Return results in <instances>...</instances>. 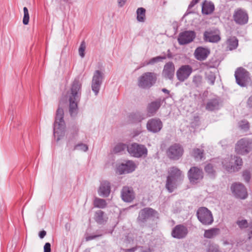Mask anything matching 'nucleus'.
I'll use <instances>...</instances> for the list:
<instances>
[{"instance_id": "obj_4", "label": "nucleus", "mask_w": 252, "mask_h": 252, "mask_svg": "<svg viewBox=\"0 0 252 252\" xmlns=\"http://www.w3.org/2000/svg\"><path fill=\"white\" fill-rule=\"evenodd\" d=\"M236 83L241 87L248 86L252 87V77L245 69L242 67L238 68L235 72Z\"/></svg>"}, {"instance_id": "obj_26", "label": "nucleus", "mask_w": 252, "mask_h": 252, "mask_svg": "<svg viewBox=\"0 0 252 252\" xmlns=\"http://www.w3.org/2000/svg\"><path fill=\"white\" fill-rule=\"evenodd\" d=\"M111 191L110 182L107 181H102L98 190V194L102 197H106L109 196Z\"/></svg>"}, {"instance_id": "obj_16", "label": "nucleus", "mask_w": 252, "mask_h": 252, "mask_svg": "<svg viewBox=\"0 0 252 252\" xmlns=\"http://www.w3.org/2000/svg\"><path fill=\"white\" fill-rule=\"evenodd\" d=\"M233 19L236 24L242 25L248 23L249 17L245 10L238 9L234 13Z\"/></svg>"}, {"instance_id": "obj_17", "label": "nucleus", "mask_w": 252, "mask_h": 252, "mask_svg": "<svg viewBox=\"0 0 252 252\" xmlns=\"http://www.w3.org/2000/svg\"><path fill=\"white\" fill-rule=\"evenodd\" d=\"M188 177L191 183H196L203 177L201 169L197 167H192L188 172Z\"/></svg>"}, {"instance_id": "obj_10", "label": "nucleus", "mask_w": 252, "mask_h": 252, "mask_svg": "<svg viewBox=\"0 0 252 252\" xmlns=\"http://www.w3.org/2000/svg\"><path fill=\"white\" fill-rule=\"evenodd\" d=\"M104 78V74L103 72L98 70L94 72L91 83V88L95 95L98 94Z\"/></svg>"}, {"instance_id": "obj_57", "label": "nucleus", "mask_w": 252, "mask_h": 252, "mask_svg": "<svg viewBox=\"0 0 252 252\" xmlns=\"http://www.w3.org/2000/svg\"><path fill=\"white\" fill-rule=\"evenodd\" d=\"M249 239H250L251 237H252V230H251V231L250 232V233L249 234Z\"/></svg>"}, {"instance_id": "obj_52", "label": "nucleus", "mask_w": 252, "mask_h": 252, "mask_svg": "<svg viewBox=\"0 0 252 252\" xmlns=\"http://www.w3.org/2000/svg\"><path fill=\"white\" fill-rule=\"evenodd\" d=\"M248 105L250 108H252V96H250L248 100Z\"/></svg>"}, {"instance_id": "obj_38", "label": "nucleus", "mask_w": 252, "mask_h": 252, "mask_svg": "<svg viewBox=\"0 0 252 252\" xmlns=\"http://www.w3.org/2000/svg\"><path fill=\"white\" fill-rule=\"evenodd\" d=\"M206 172L211 177H214L215 176L216 171L214 169V166L212 163L207 164L204 168Z\"/></svg>"}, {"instance_id": "obj_2", "label": "nucleus", "mask_w": 252, "mask_h": 252, "mask_svg": "<svg viewBox=\"0 0 252 252\" xmlns=\"http://www.w3.org/2000/svg\"><path fill=\"white\" fill-rule=\"evenodd\" d=\"M167 173L165 187L170 192H172L183 180L184 175L182 171L176 166L169 167Z\"/></svg>"}, {"instance_id": "obj_44", "label": "nucleus", "mask_w": 252, "mask_h": 252, "mask_svg": "<svg viewBox=\"0 0 252 252\" xmlns=\"http://www.w3.org/2000/svg\"><path fill=\"white\" fill-rule=\"evenodd\" d=\"M202 78L200 75L194 76L193 78L192 82L196 87H199L202 83Z\"/></svg>"}, {"instance_id": "obj_6", "label": "nucleus", "mask_w": 252, "mask_h": 252, "mask_svg": "<svg viewBox=\"0 0 252 252\" xmlns=\"http://www.w3.org/2000/svg\"><path fill=\"white\" fill-rule=\"evenodd\" d=\"M242 160L240 157L231 156L222 161L223 167L228 172L237 171L242 165Z\"/></svg>"}, {"instance_id": "obj_37", "label": "nucleus", "mask_w": 252, "mask_h": 252, "mask_svg": "<svg viewBox=\"0 0 252 252\" xmlns=\"http://www.w3.org/2000/svg\"><path fill=\"white\" fill-rule=\"evenodd\" d=\"M94 204L95 207L99 208H104L107 205L106 201L104 199L97 197L94 199Z\"/></svg>"}, {"instance_id": "obj_18", "label": "nucleus", "mask_w": 252, "mask_h": 252, "mask_svg": "<svg viewBox=\"0 0 252 252\" xmlns=\"http://www.w3.org/2000/svg\"><path fill=\"white\" fill-rule=\"evenodd\" d=\"M188 233L187 227L182 224H179L175 226L172 229L171 235L173 238L181 239L185 238Z\"/></svg>"}, {"instance_id": "obj_25", "label": "nucleus", "mask_w": 252, "mask_h": 252, "mask_svg": "<svg viewBox=\"0 0 252 252\" xmlns=\"http://www.w3.org/2000/svg\"><path fill=\"white\" fill-rule=\"evenodd\" d=\"M222 106L220 99L219 98H214L209 99L206 103V109L209 111L219 110Z\"/></svg>"}, {"instance_id": "obj_30", "label": "nucleus", "mask_w": 252, "mask_h": 252, "mask_svg": "<svg viewBox=\"0 0 252 252\" xmlns=\"http://www.w3.org/2000/svg\"><path fill=\"white\" fill-rule=\"evenodd\" d=\"M220 233V230L218 228H212L208 230H205L204 236L205 238L208 239H212L218 235Z\"/></svg>"}, {"instance_id": "obj_9", "label": "nucleus", "mask_w": 252, "mask_h": 252, "mask_svg": "<svg viewBox=\"0 0 252 252\" xmlns=\"http://www.w3.org/2000/svg\"><path fill=\"white\" fill-rule=\"evenodd\" d=\"M127 152L131 156L136 158L145 157L147 155V149L146 147L136 143L128 145Z\"/></svg>"}, {"instance_id": "obj_58", "label": "nucleus", "mask_w": 252, "mask_h": 252, "mask_svg": "<svg viewBox=\"0 0 252 252\" xmlns=\"http://www.w3.org/2000/svg\"><path fill=\"white\" fill-rule=\"evenodd\" d=\"M61 1H63L65 2H67L69 1V0H61Z\"/></svg>"}, {"instance_id": "obj_22", "label": "nucleus", "mask_w": 252, "mask_h": 252, "mask_svg": "<svg viewBox=\"0 0 252 252\" xmlns=\"http://www.w3.org/2000/svg\"><path fill=\"white\" fill-rule=\"evenodd\" d=\"M122 200L126 202H131L135 198V194L131 187L125 186L121 192Z\"/></svg>"}, {"instance_id": "obj_55", "label": "nucleus", "mask_w": 252, "mask_h": 252, "mask_svg": "<svg viewBox=\"0 0 252 252\" xmlns=\"http://www.w3.org/2000/svg\"><path fill=\"white\" fill-rule=\"evenodd\" d=\"M162 92H163L164 93H166L167 94H169V91L167 90L166 89L163 88L161 90Z\"/></svg>"}, {"instance_id": "obj_49", "label": "nucleus", "mask_w": 252, "mask_h": 252, "mask_svg": "<svg viewBox=\"0 0 252 252\" xmlns=\"http://www.w3.org/2000/svg\"><path fill=\"white\" fill-rule=\"evenodd\" d=\"M101 236H102V234H98V235L89 236H88V237H87L86 238V241H90L91 240L95 239L96 238L100 237Z\"/></svg>"}, {"instance_id": "obj_13", "label": "nucleus", "mask_w": 252, "mask_h": 252, "mask_svg": "<svg viewBox=\"0 0 252 252\" xmlns=\"http://www.w3.org/2000/svg\"><path fill=\"white\" fill-rule=\"evenodd\" d=\"M192 72V68L189 65H182L177 71L176 76L180 82L187 79Z\"/></svg>"}, {"instance_id": "obj_48", "label": "nucleus", "mask_w": 252, "mask_h": 252, "mask_svg": "<svg viewBox=\"0 0 252 252\" xmlns=\"http://www.w3.org/2000/svg\"><path fill=\"white\" fill-rule=\"evenodd\" d=\"M44 252H51V244L47 242L44 246Z\"/></svg>"}, {"instance_id": "obj_23", "label": "nucleus", "mask_w": 252, "mask_h": 252, "mask_svg": "<svg viewBox=\"0 0 252 252\" xmlns=\"http://www.w3.org/2000/svg\"><path fill=\"white\" fill-rule=\"evenodd\" d=\"M175 74V66L172 62H169L164 65L162 72V76L166 79L172 80Z\"/></svg>"}, {"instance_id": "obj_36", "label": "nucleus", "mask_w": 252, "mask_h": 252, "mask_svg": "<svg viewBox=\"0 0 252 252\" xmlns=\"http://www.w3.org/2000/svg\"><path fill=\"white\" fill-rule=\"evenodd\" d=\"M128 145L125 144L119 143L117 144L113 149V152L115 154L120 153L124 151L126 149L127 150Z\"/></svg>"}, {"instance_id": "obj_35", "label": "nucleus", "mask_w": 252, "mask_h": 252, "mask_svg": "<svg viewBox=\"0 0 252 252\" xmlns=\"http://www.w3.org/2000/svg\"><path fill=\"white\" fill-rule=\"evenodd\" d=\"M104 212L101 210L95 212L94 219L98 223L102 224L106 221L104 218Z\"/></svg>"}, {"instance_id": "obj_33", "label": "nucleus", "mask_w": 252, "mask_h": 252, "mask_svg": "<svg viewBox=\"0 0 252 252\" xmlns=\"http://www.w3.org/2000/svg\"><path fill=\"white\" fill-rule=\"evenodd\" d=\"M146 10L143 7H139L137 9L136 19L139 22H144L146 19Z\"/></svg>"}, {"instance_id": "obj_42", "label": "nucleus", "mask_w": 252, "mask_h": 252, "mask_svg": "<svg viewBox=\"0 0 252 252\" xmlns=\"http://www.w3.org/2000/svg\"><path fill=\"white\" fill-rule=\"evenodd\" d=\"M24 11V17L23 19V23L24 25H27L28 24L29 22V14L28 9L26 7H24L23 8Z\"/></svg>"}, {"instance_id": "obj_20", "label": "nucleus", "mask_w": 252, "mask_h": 252, "mask_svg": "<svg viewBox=\"0 0 252 252\" xmlns=\"http://www.w3.org/2000/svg\"><path fill=\"white\" fill-rule=\"evenodd\" d=\"M162 127V123L159 119L153 118L149 120L147 123V129L153 133L159 131Z\"/></svg>"}, {"instance_id": "obj_56", "label": "nucleus", "mask_w": 252, "mask_h": 252, "mask_svg": "<svg viewBox=\"0 0 252 252\" xmlns=\"http://www.w3.org/2000/svg\"><path fill=\"white\" fill-rule=\"evenodd\" d=\"M249 127V126H248V124L247 123L244 126H242V128H248Z\"/></svg>"}, {"instance_id": "obj_41", "label": "nucleus", "mask_w": 252, "mask_h": 252, "mask_svg": "<svg viewBox=\"0 0 252 252\" xmlns=\"http://www.w3.org/2000/svg\"><path fill=\"white\" fill-rule=\"evenodd\" d=\"M74 150L87 152L88 150V146L86 144L81 143L75 145Z\"/></svg>"}, {"instance_id": "obj_11", "label": "nucleus", "mask_w": 252, "mask_h": 252, "mask_svg": "<svg viewBox=\"0 0 252 252\" xmlns=\"http://www.w3.org/2000/svg\"><path fill=\"white\" fill-rule=\"evenodd\" d=\"M197 217L199 220L204 225H209L214 221L211 212L206 207H201L197 212Z\"/></svg>"}, {"instance_id": "obj_14", "label": "nucleus", "mask_w": 252, "mask_h": 252, "mask_svg": "<svg viewBox=\"0 0 252 252\" xmlns=\"http://www.w3.org/2000/svg\"><path fill=\"white\" fill-rule=\"evenodd\" d=\"M157 214V212L152 208H144L140 211L137 220L140 222L144 223L149 219L156 217Z\"/></svg>"}, {"instance_id": "obj_12", "label": "nucleus", "mask_w": 252, "mask_h": 252, "mask_svg": "<svg viewBox=\"0 0 252 252\" xmlns=\"http://www.w3.org/2000/svg\"><path fill=\"white\" fill-rule=\"evenodd\" d=\"M196 36L194 31H186L180 33L178 41L180 45H185L192 42Z\"/></svg>"}, {"instance_id": "obj_32", "label": "nucleus", "mask_w": 252, "mask_h": 252, "mask_svg": "<svg viewBox=\"0 0 252 252\" xmlns=\"http://www.w3.org/2000/svg\"><path fill=\"white\" fill-rule=\"evenodd\" d=\"M129 119L134 123H138L145 119L144 115L140 112L132 113L129 115Z\"/></svg>"}, {"instance_id": "obj_50", "label": "nucleus", "mask_w": 252, "mask_h": 252, "mask_svg": "<svg viewBox=\"0 0 252 252\" xmlns=\"http://www.w3.org/2000/svg\"><path fill=\"white\" fill-rule=\"evenodd\" d=\"M127 0H118V3L120 7H122L124 5Z\"/></svg>"}, {"instance_id": "obj_3", "label": "nucleus", "mask_w": 252, "mask_h": 252, "mask_svg": "<svg viewBox=\"0 0 252 252\" xmlns=\"http://www.w3.org/2000/svg\"><path fill=\"white\" fill-rule=\"evenodd\" d=\"M64 112L60 106L56 114L55 121L54 124V135L59 141L65 135V125L63 120Z\"/></svg>"}, {"instance_id": "obj_47", "label": "nucleus", "mask_w": 252, "mask_h": 252, "mask_svg": "<svg viewBox=\"0 0 252 252\" xmlns=\"http://www.w3.org/2000/svg\"><path fill=\"white\" fill-rule=\"evenodd\" d=\"M199 1V0H192L189 5L188 9L187 11V14L192 13V12L189 11V9L193 7Z\"/></svg>"}, {"instance_id": "obj_27", "label": "nucleus", "mask_w": 252, "mask_h": 252, "mask_svg": "<svg viewBox=\"0 0 252 252\" xmlns=\"http://www.w3.org/2000/svg\"><path fill=\"white\" fill-rule=\"evenodd\" d=\"M210 53L208 49L199 47L195 49L194 54L197 60L204 61L207 58Z\"/></svg>"}, {"instance_id": "obj_5", "label": "nucleus", "mask_w": 252, "mask_h": 252, "mask_svg": "<svg viewBox=\"0 0 252 252\" xmlns=\"http://www.w3.org/2000/svg\"><path fill=\"white\" fill-rule=\"evenodd\" d=\"M157 79L156 73L145 72L138 78L137 85L142 89H149L156 83Z\"/></svg>"}, {"instance_id": "obj_53", "label": "nucleus", "mask_w": 252, "mask_h": 252, "mask_svg": "<svg viewBox=\"0 0 252 252\" xmlns=\"http://www.w3.org/2000/svg\"><path fill=\"white\" fill-rule=\"evenodd\" d=\"M137 250V247H133L126 250V252H134Z\"/></svg>"}, {"instance_id": "obj_28", "label": "nucleus", "mask_w": 252, "mask_h": 252, "mask_svg": "<svg viewBox=\"0 0 252 252\" xmlns=\"http://www.w3.org/2000/svg\"><path fill=\"white\" fill-rule=\"evenodd\" d=\"M215 9L214 3L211 1L205 0L202 4V12L205 15L211 14Z\"/></svg>"}, {"instance_id": "obj_46", "label": "nucleus", "mask_w": 252, "mask_h": 252, "mask_svg": "<svg viewBox=\"0 0 252 252\" xmlns=\"http://www.w3.org/2000/svg\"><path fill=\"white\" fill-rule=\"evenodd\" d=\"M243 177L246 182H249L251 179L250 172L248 170H245L243 173Z\"/></svg>"}, {"instance_id": "obj_21", "label": "nucleus", "mask_w": 252, "mask_h": 252, "mask_svg": "<svg viewBox=\"0 0 252 252\" xmlns=\"http://www.w3.org/2000/svg\"><path fill=\"white\" fill-rule=\"evenodd\" d=\"M165 99L164 97H159L149 104L147 112L150 116H154L157 113Z\"/></svg>"}, {"instance_id": "obj_34", "label": "nucleus", "mask_w": 252, "mask_h": 252, "mask_svg": "<svg viewBox=\"0 0 252 252\" xmlns=\"http://www.w3.org/2000/svg\"><path fill=\"white\" fill-rule=\"evenodd\" d=\"M166 58V57L165 56H157L156 57L153 58L151 59L148 62H146V63H144L142 64V66H144L145 65H150V64H151V65L154 64L155 63H157L162 61V60H165Z\"/></svg>"}, {"instance_id": "obj_40", "label": "nucleus", "mask_w": 252, "mask_h": 252, "mask_svg": "<svg viewBox=\"0 0 252 252\" xmlns=\"http://www.w3.org/2000/svg\"><path fill=\"white\" fill-rule=\"evenodd\" d=\"M206 78L208 83L213 85L214 84L216 80V75L214 73L210 71L206 74Z\"/></svg>"}, {"instance_id": "obj_7", "label": "nucleus", "mask_w": 252, "mask_h": 252, "mask_svg": "<svg viewBox=\"0 0 252 252\" xmlns=\"http://www.w3.org/2000/svg\"><path fill=\"white\" fill-rule=\"evenodd\" d=\"M252 150V139L246 138L239 140L235 146V152L239 155L248 154Z\"/></svg>"}, {"instance_id": "obj_51", "label": "nucleus", "mask_w": 252, "mask_h": 252, "mask_svg": "<svg viewBox=\"0 0 252 252\" xmlns=\"http://www.w3.org/2000/svg\"><path fill=\"white\" fill-rule=\"evenodd\" d=\"M46 234V232L45 230L40 231L39 233V237L41 239H42L45 237Z\"/></svg>"}, {"instance_id": "obj_1", "label": "nucleus", "mask_w": 252, "mask_h": 252, "mask_svg": "<svg viewBox=\"0 0 252 252\" xmlns=\"http://www.w3.org/2000/svg\"><path fill=\"white\" fill-rule=\"evenodd\" d=\"M81 83L77 79L73 82L70 92L67 94L69 102V113L71 117L76 115L78 112V103L81 95Z\"/></svg>"}, {"instance_id": "obj_8", "label": "nucleus", "mask_w": 252, "mask_h": 252, "mask_svg": "<svg viewBox=\"0 0 252 252\" xmlns=\"http://www.w3.org/2000/svg\"><path fill=\"white\" fill-rule=\"evenodd\" d=\"M184 152V148L181 145L175 143L167 149L166 155L169 159L177 160L182 157Z\"/></svg>"}, {"instance_id": "obj_39", "label": "nucleus", "mask_w": 252, "mask_h": 252, "mask_svg": "<svg viewBox=\"0 0 252 252\" xmlns=\"http://www.w3.org/2000/svg\"><path fill=\"white\" fill-rule=\"evenodd\" d=\"M207 252H221L219 246L215 243H210L209 244L207 250Z\"/></svg>"}, {"instance_id": "obj_31", "label": "nucleus", "mask_w": 252, "mask_h": 252, "mask_svg": "<svg viewBox=\"0 0 252 252\" xmlns=\"http://www.w3.org/2000/svg\"><path fill=\"white\" fill-rule=\"evenodd\" d=\"M226 44L229 50L235 49L238 45V40L235 36H230L226 40Z\"/></svg>"}, {"instance_id": "obj_15", "label": "nucleus", "mask_w": 252, "mask_h": 252, "mask_svg": "<svg viewBox=\"0 0 252 252\" xmlns=\"http://www.w3.org/2000/svg\"><path fill=\"white\" fill-rule=\"evenodd\" d=\"M231 189L234 195L238 198L245 199L247 196L246 189L241 183L232 184Z\"/></svg>"}, {"instance_id": "obj_29", "label": "nucleus", "mask_w": 252, "mask_h": 252, "mask_svg": "<svg viewBox=\"0 0 252 252\" xmlns=\"http://www.w3.org/2000/svg\"><path fill=\"white\" fill-rule=\"evenodd\" d=\"M190 155L195 160L199 161L204 157V150L199 148H193L190 151Z\"/></svg>"}, {"instance_id": "obj_19", "label": "nucleus", "mask_w": 252, "mask_h": 252, "mask_svg": "<svg viewBox=\"0 0 252 252\" xmlns=\"http://www.w3.org/2000/svg\"><path fill=\"white\" fill-rule=\"evenodd\" d=\"M218 30H209L204 32V39L205 41L217 43L220 40V37Z\"/></svg>"}, {"instance_id": "obj_43", "label": "nucleus", "mask_w": 252, "mask_h": 252, "mask_svg": "<svg viewBox=\"0 0 252 252\" xmlns=\"http://www.w3.org/2000/svg\"><path fill=\"white\" fill-rule=\"evenodd\" d=\"M236 223L241 229L247 228L248 227H250V228H252V227H250V225L248 224V221L246 220H237Z\"/></svg>"}, {"instance_id": "obj_45", "label": "nucleus", "mask_w": 252, "mask_h": 252, "mask_svg": "<svg viewBox=\"0 0 252 252\" xmlns=\"http://www.w3.org/2000/svg\"><path fill=\"white\" fill-rule=\"evenodd\" d=\"M86 49V45L84 41L82 42L79 48V55L82 57L84 58L85 56V50Z\"/></svg>"}, {"instance_id": "obj_24", "label": "nucleus", "mask_w": 252, "mask_h": 252, "mask_svg": "<svg viewBox=\"0 0 252 252\" xmlns=\"http://www.w3.org/2000/svg\"><path fill=\"white\" fill-rule=\"evenodd\" d=\"M135 169V164L132 161L128 160L126 163H123L117 168V171L120 174L129 173Z\"/></svg>"}, {"instance_id": "obj_54", "label": "nucleus", "mask_w": 252, "mask_h": 252, "mask_svg": "<svg viewBox=\"0 0 252 252\" xmlns=\"http://www.w3.org/2000/svg\"><path fill=\"white\" fill-rule=\"evenodd\" d=\"M140 252H152V250L150 248H148L146 250H142Z\"/></svg>"}]
</instances>
